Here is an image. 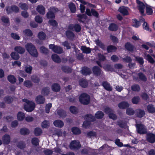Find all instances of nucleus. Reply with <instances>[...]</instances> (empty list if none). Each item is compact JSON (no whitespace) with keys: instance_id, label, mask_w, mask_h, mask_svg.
<instances>
[{"instance_id":"nucleus-1","label":"nucleus","mask_w":155,"mask_h":155,"mask_svg":"<svg viewBox=\"0 0 155 155\" xmlns=\"http://www.w3.org/2000/svg\"><path fill=\"white\" fill-rule=\"evenodd\" d=\"M25 47L29 53L33 57H37L38 55L37 50L35 47L31 43H28L25 45Z\"/></svg>"},{"instance_id":"nucleus-2","label":"nucleus","mask_w":155,"mask_h":155,"mask_svg":"<svg viewBox=\"0 0 155 155\" xmlns=\"http://www.w3.org/2000/svg\"><path fill=\"white\" fill-rule=\"evenodd\" d=\"M79 99L81 104L84 105L88 104L90 101V96L85 93H82L79 96Z\"/></svg>"},{"instance_id":"nucleus-3","label":"nucleus","mask_w":155,"mask_h":155,"mask_svg":"<svg viewBox=\"0 0 155 155\" xmlns=\"http://www.w3.org/2000/svg\"><path fill=\"white\" fill-rule=\"evenodd\" d=\"M136 1L137 5L138 10H145V8H146L145 10H152L151 6L147 3H144L139 0H136Z\"/></svg>"},{"instance_id":"nucleus-4","label":"nucleus","mask_w":155,"mask_h":155,"mask_svg":"<svg viewBox=\"0 0 155 155\" xmlns=\"http://www.w3.org/2000/svg\"><path fill=\"white\" fill-rule=\"evenodd\" d=\"M136 127L138 133L143 134H146L147 133V129L144 125L142 124H137Z\"/></svg>"},{"instance_id":"nucleus-5","label":"nucleus","mask_w":155,"mask_h":155,"mask_svg":"<svg viewBox=\"0 0 155 155\" xmlns=\"http://www.w3.org/2000/svg\"><path fill=\"white\" fill-rule=\"evenodd\" d=\"M49 47L50 49L55 53L60 54L63 53V49L60 46L51 44L49 45Z\"/></svg>"},{"instance_id":"nucleus-6","label":"nucleus","mask_w":155,"mask_h":155,"mask_svg":"<svg viewBox=\"0 0 155 155\" xmlns=\"http://www.w3.org/2000/svg\"><path fill=\"white\" fill-rule=\"evenodd\" d=\"M35 106V103L34 102L31 101L27 104H24V108L26 111L30 112H32L34 110Z\"/></svg>"},{"instance_id":"nucleus-7","label":"nucleus","mask_w":155,"mask_h":155,"mask_svg":"<svg viewBox=\"0 0 155 155\" xmlns=\"http://www.w3.org/2000/svg\"><path fill=\"white\" fill-rule=\"evenodd\" d=\"M68 28L69 30H73L74 29L76 32H79L81 31V28L79 24L76 23L74 24H69L68 27Z\"/></svg>"},{"instance_id":"nucleus-8","label":"nucleus","mask_w":155,"mask_h":155,"mask_svg":"<svg viewBox=\"0 0 155 155\" xmlns=\"http://www.w3.org/2000/svg\"><path fill=\"white\" fill-rule=\"evenodd\" d=\"M81 147V145L79 142L74 140L71 142L69 145V147L71 150H78Z\"/></svg>"},{"instance_id":"nucleus-9","label":"nucleus","mask_w":155,"mask_h":155,"mask_svg":"<svg viewBox=\"0 0 155 155\" xmlns=\"http://www.w3.org/2000/svg\"><path fill=\"white\" fill-rule=\"evenodd\" d=\"M138 77H133V79L134 80L137 81L138 79L143 82H146L147 80V78L146 75L141 72H140L137 74Z\"/></svg>"},{"instance_id":"nucleus-10","label":"nucleus","mask_w":155,"mask_h":155,"mask_svg":"<svg viewBox=\"0 0 155 155\" xmlns=\"http://www.w3.org/2000/svg\"><path fill=\"white\" fill-rule=\"evenodd\" d=\"M147 140L150 143H153L155 142V134L152 133H148L147 134Z\"/></svg>"},{"instance_id":"nucleus-11","label":"nucleus","mask_w":155,"mask_h":155,"mask_svg":"<svg viewBox=\"0 0 155 155\" xmlns=\"http://www.w3.org/2000/svg\"><path fill=\"white\" fill-rule=\"evenodd\" d=\"M71 30H67L65 32V35L67 38L71 41L74 40L75 38V35Z\"/></svg>"},{"instance_id":"nucleus-12","label":"nucleus","mask_w":155,"mask_h":155,"mask_svg":"<svg viewBox=\"0 0 155 155\" xmlns=\"http://www.w3.org/2000/svg\"><path fill=\"white\" fill-rule=\"evenodd\" d=\"M11 137L8 134H5L2 137V141L3 144L8 145L9 144L11 141Z\"/></svg>"},{"instance_id":"nucleus-13","label":"nucleus","mask_w":155,"mask_h":155,"mask_svg":"<svg viewBox=\"0 0 155 155\" xmlns=\"http://www.w3.org/2000/svg\"><path fill=\"white\" fill-rule=\"evenodd\" d=\"M92 73L91 70L86 66H84L82 68L81 73L84 76L90 75Z\"/></svg>"},{"instance_id":"nucleus-14","label":"nucleus","mask_w":155,"mask_h":155,"mask_svg":"<svg viewBox=\"0 0 155 155\" xmlns=\"http://www.w3.org/2000/svg\"><path fill=\"white\" fill-rule=\"evenodd\" d=\"M92 70L95 76H99L101 75V70L98 66H94L92 68Z\"/></svg>"},{"instance_id":"nucleus-15","label":"nucleus","mask_w":155,"mask_h":155,"mask_svg":"<svg viewBox=\"0 0 155 155\" xmlns=\"http://www.w3.org/2000/svg\"><path fill=\"white\" fill-rule=\"evenodd\" d=\"M77 16L78 17L77 20L80 23L84 24V20L87 18V16L85 14H78L77 15Z\"/></svg>"},{"instance_id":"nucleus-16","label":"nucleus","mask_w":155,"mask_h":155,"mask_svg":"<svg viewBox=\"0 0 155 155\" xmlns=\"http://www.w3.org/2000/svg\"><path fill=\"white\" fill-rule=\"evenodd\" d=\"M35 101L38 104H43L45 102V98L43 96L40 95L36 97Z\"/></svg>"},{"instance_id":"nucleus-17","label":"nucleus","mask_w":155,"mask_h":155,"mask_svg":"<svg viewBox=\"0 0 155 155\" xmlns=\"http://www.w3.org/2000/svg\"><path fill=\"white\" fill-rule=\"evenodd\" d=\"M125 48L128 51L133 52L134 50V46L130 42H127L125 45Z\"/></svg>"},{"instance_id":"nucleus-18","label":"nucleus","mask_w":155,"mask_h":155,"mask_svg":"<svg viewBox=\"0 0 155 155\" xmlns=\"http://www.w3.org/2000/svg\"><path fill=\"white\" fill-rule=\"evenodd\" d=\"M129 104L126 101L121 102L118 104V107L120 109H124L129 107Z\"/></svg>"},{"instance_id":"nucleus-19","label":"nucleus","mask_w":155,"mask_h":155,"mask_svg":"<svg viewBox=\"0 0 155 155\" xmlns=\"http://www.w3.org/2000/svg\"><path fill=\"white\" fill-rule=\"evenodd\" d=\"M14 50L18 54H22L25 52V48L21 46H16L14 48Z\"/></svg>"},{"instance_id":"nucleus-20","label":"nucleus","mask_w":155,"mask_h":155,"mask_svg":"<svg viewBox=\"0 0 155 155\" xmlns=\"http://www.w3.org/2000/svg\"><path fill=\"white\" fill-rule=\"evenodd\" d=\"M52 90L55 92H58L60 91L61 87L60 85L57 83L53 84L51 86Z\"/></svg>"},{"instance_id":"nucleus-21","label":"nucleus","mask_w":155,"mask_h":155,"mask_svg":"<svg viewBox=\"0 0 155 155\" xmlns=\"http://www.w3.org/2000/svg\"><path fill=\"white\" fill-rule=\"evenodd\" d=\"M136 115L139 118L143 117L145 115V112L143 110L140 109H138L136 110Z\"/></svg>"},{"instance_id":"nucleus-22","label":"nucleus","mask_w":155,"mask_h":155,"mask_svg":"<svg viewBox=\"0 0 155 155\" xmlns=\"http://www.w3.org/2000/svg\"><path fill=\"white\" fill-rule=\"evenodd\" d=\"M102 86L106 90L108 91H111L112 90V87L110 86V84L107 81H104L102 82Z\"/></svg>"},{"instance_id":"nucleus-23","label":"nucleus","mask_w":155,"mask_h":155,"mask_svg":"<svg viewBox=\"0 0 155 155\" xmlns=\"http://www.w3.org/2000/svg\"><path fill=\"white\" fill-rule=\"evenodd\" d=\"M81 50L83 53L87 54L90 53L91 51V49L89 47H87L86 45L81 46Z\"/></svg>"},{"instance_id":"nucleus-24","label":"nucleus","mask_w":155,"mask_h":155,"mask_svg":"<svg viewBox=\"0 0 155 155\" xmlns=\"http://www.w3.org/2000/svg\"><path fill=\"white\" fill-rule=\"evenodd\" d=\"M55 126L59 128H61L64 125L63 122L60 120H54L53 122Z\"/></svg>"},{"instance_id":"nucleus-25","label":"nucleus","mask_w":155,"mask_h":155,"mask_svg":"<svg viewBox=\"0 0 155 155\" xmlns=\"http://www.w3.org/2000/svg\"><path fill=\"white\" fill-rule=\"evenodd\" d=\"M118 26L117 24L114 23H111L109 25L108 29L111 31H116L118 30Z\"/></svg>"},{"instance_id":"nucleus-26","label":"nucleus","mask_w":155,"mask_h":155,"mask_svg":"<svg viewBox=\"0 0 155 155\" xmlns=\"http://www.w3.org/2000/svg\"><path fill=\"white\" fill-rule=\"evenodd\" d=\"M132 26L135 28H139L141 25L140 21H139L137 19L133 18L132 19Z\"/></svg>"},{"instance_id":"nucleus-27","label":"nucleus","mask_w":155,"mask_h":155,"mask_svg":"<svg viewBox=\"0 0 155 155\" xmlns=\"http://www.w3.org/2000/svg\"><path fill=\"white\" fill-rule=\"evenodd\" d=\"M57 114L60 117L65 118L67 116V114L66 111L63 109H60L57 112Z\"/></svg>"},{"instance_id":"nucleus-28","label":"nucleus","mask_w":155,"mask_h":155,"mask_svg":"<svg viewBox=\"0 0 155 155\" xmlns=\"http://www.w3.org/2000/svg\"><path fill=\"white\" fill-rule=\"evenodd\" d=\"M61 69L63 71L68 74L72 72L71 68L68 66H62L61 67Z\"/></svg>"},{"instance_id":"nucleus-29","label":"nucleus","mask_w":155,"mask_h":155,"mask_svg":"<svg viewBox=\"0 0 155 155\" xmlns=\"http://www.w3.org/2000/svg\"><path fill=\"white\" fill-rule=\"evenodd\" d=\"M80 85L83 88H86L88 85V82L85 79L82 78L79 81Z\"/></svg>"},{"instance_id":"nucleus-30","label":"nucleus","mask_w":155,"mask_h":155,"mask_svg":"<svg viewBox=\"0 0 155 155\" xmlns=\"http://www.w3.org/2000/svg\"><path fill=\"white\" fill-rule=\"evenodd\" d=\"M95 42L96 45L103 50H105V46L99 39L95 40Z\"/></svg>"},{"instance_id":"nucleus-31","label":"nucleus","mask_w":155,"mask_h":155,"mask_svg":"<svg viewBox=\"0 0 155 155\" xmlns=\"http://www.w3.org/2000/svg\"><path fill=\"white\" fill-rule=\"evenodd\" d=\"M52 60L55 62L59 63L61 62V60L59 57L56 54H53L51 56Z\"/></svg>"},{"instance_id":"nucleus-32","label":"nucleus","mask_w":155,"mask_h":155,"mask_svg":"<svg viewBox=\"0 0 155 155\" xmlns=\"http://www.w3.org/2000/svg\"><path fill=\"white\" fill-rule=\"evenodd\" d=\"M20 133L22 135H28L30 133V130L26 127H23L20 129Z\"/></svg>"},{"instance_id":"nucleus-33","label":"nucleus","mask_w":155,"mask_h":155,"mask_svg":"<svg viewBox=\"0 0 155 155\" xmlns=\"http://www.w3.org/2000/svg\"><path fill=\"white\" fill-rule=\"evenodd\" d=\"M117 50V47L113 45H110L107 46V51L108 53L115 52Z\"/></svg>"},{"instance_id":"nucleus-34","label":"nucleus","mask_w":155,"mask_h":155,"mask_svg":"<svg viewBox=\"0 0 155 155\" xmlns=\"http://www.w3.org/2000/svg\"><path fill=\"white\" fill-rule=\"evenodd\" d=\"M17 147L21 150H23L26 147V144L24 141L20 140L18 142Z\"/></svg>"},{"instance_id":"nucleus-35","label":"nucleus","mask_w":155,"mask_h":155,"mask_svg":"<svg viewBox=\"0 0 155 155\" xmlns=\"http://www.w3.org/2000/svg\"><path fill=\"white\" fill-rule=\"evenodd\" d=\"M147 109L148 112L153 114L155 113V107L152 104H149L147 106Z\"/></svg>"},{"instance_id":"nucleus-36","label":"nucleus","mask_w":155,"mask_h":155,"mask_svg":"<svg viewBox=\"0 0 155 155\" xmlns=\"http://www.w3.org/2000/svg\"><path fill=\"white\" fill-rule=\"evenodd\" d=\"M8 80L11 84H15L16 81L15 77L12 75H9L8 76Z\"/></svg>"},{"instance_id":"nucleus-37","label":"nucleus","mask_w":155,"mask_h":155,"mask_svg":"<svg viewBox=\"0 0 155 155\" xmlns=\"http://www.w3.org/2000/svg\"><path fill=\"white\" fill-rule=\"evenodd\" d=\"M4 100L8 104H11L12 103L13 99L10 96H7L4 97Z\"/></svg>"},{"instance_id":"nucleus-38","label":"nucleus","mask_w":155,"mask_h":155,"mask_svg":"<svg viewBox=\"0 0 155 155\" xmlns=\"http://www.w3.org/2000/svg\"><path fill=\"white\" fill-rule=\"evenodd\" d=\"M25 117V114L22 112H19L17 114V118L19 121H22L24 119Z\"/></svg>"},{"instance_id":"nucleus-39","label":"nucleus","mask_w":155,"mask_h":155,"mask_svg":"<svg viewBox=\"0 0 155 155\" xmlns=\"http://www.w3.org/2000/svg\"><path fill=\"white\" fill-rule=\"evenodd\" d=\"M50 88L48 87H44L42 89L41 91V93L42 94L48 96L49 94Z\"/></svg>"},{"instance_id":"nucleus-40","label":"nucleus","mask_w":155,"mask_h":155,"mask_svg":"<svg viewBox=\"0 0 155 155\" xmlns=\"http://www.w3.org/2000/svg\"><path fill=\"white\" fill-rule=\"evenodd\" d=\"M42 129L39 127L35 128L34 130V133L36 136H40L42 133Z\"/></svg>"},{"instance_id":"nucleus-41","label":"nucleus","mask_w":155,"mask_h":155,"mask_svg":"<svg viewBox=\"0 0 155 155\" xmlns=\"http://www.w3.org/2000/svg\"><path fill=\"white\" fill-rule=\"evenodd\" d=\"M104 115V114L102 111H98L95 114V116L97 119H100L103 118Z\"/></svg>"},{"instance_id":"nucleus-42","label":"nucleus","mask_w":155,"mask_h":155,"mask_svg":"<svg viewBox=\"0 0 155 155\" xmlns=\"http://www.w3.org/2000/svg\"><path fill=\"white\" fill-rule=\"evenodd\" d=\"M10 56L14 60H17L19 59V55L16 52L14 51L12 52Z\"/></svg>"},{"instance_id":"nucleus-43","label":"nucleus","mask_w":155,"mask_h":155,"mask_svg":"<svg viewBox=\"0 0 155 155\" xmlns=\"http://www.w3.org/2000/svg\"><path fill=\"white\" fill-rule=\"evenodd\" d=\"M71 131L75 135L80 134L81 133V131L77 127H72Z\"/></svg>"},{"instance_id":"nucleus-44","label":"nucleus","mask_w":155,"mask_h":155,"mask_svg":"<svg viewBox=\"0 0 155 155\" xmlns=\"http://www.w3.org/2000/svg\"><path fill=\"white\" fill-rule=\"evenodd\" d=\"M131 89L133 91L136 92H139L140 90V87L138 84H134L132 85Z\"/></svg>"},{"instance_id":"nucleus-45","label":"nucleus","mask_w":155,"mask_h":155,"mask_svg":"<svg viewBox=\"0 0 155 155\" xmlns=\"http://www.w3.org/2000/svg\"><path fill=\"white\" fill-rule=\"evenodd\" d=\"M46 35L43 31L39 32L38 34V37L41 40H44L46 38Z\"/></svg>"},{"instance_id":"nucleus-46","label":"nucleus","mask_w":155,"mask_h":155,"mask_svg":"<svg viewBox=\"0 0 155 155\" xmlns=\"http://www.w3.org/2000/svg\"><path fill=\"white\" fill-rule=\"evenodd\" d=\"M39 139L36 137H34L32 138L31 140V143L32 144L35 146H37L39 145Z\"/></svg>"},{"instance_id":"nucleus-47","label":"nucleus","mask_w":155,"mask_h":155,"mask_svg":"<svg viewBox=\"0 0 155 155\" xmlns=\"http://www.w3.org/2000/svg\"><path fill=\"white\" fill-rule=\"evenodd\" d=\"M69 110L72 113L74 114H77L78 112V108L74 106H70L69 108Z\"/></svg>"},{"instance_id":"nucleus-48","label":"nucleus","mask_w":155,"mask_h":155,"mask_svg":"<svg viewBox=\"0 0 155 155\" xmlns=\"http://www.w3.org/2000/svg\"><path fill=\"white\" fill-rule=\"evenodd\" d=\"M24 85L28 88H30L32 86L33 84L31 81L28 80L24 81Z\"/></svg>"},{"instance_id":"nucleus-49","label":"nucleus","mask_w":155,"mask_h":155,"mask_svg":"<svg viewBox=\"0 0 155 155\" xmlns=\"http://www.w3.org/2000/svg\"><path fill=\"white\" fill-rule=\"evenodd\" d=\"M117 125L121 128H125L126 126V123L122 120H119L117 121Z\"/></svg>"},{"instance_id":"nucleus-50","label":"nucleus","mask_w":155,"mask_h":155,"mask_svg":"<svg viewBox=\"0 0 155 155\" xmlns=\"http://www.w3.org/2000/svg\"><path fill=\"white\" fill-rule=\"evenodd\" d=\"M23 32L25 35L31 37L33 35V33L31 30L29 29H26L23 31Z\"/></svg>"},{"instance_id":"nucleus-51","label":"nucleus","mask_w":155,"mask_h":155,"mask_svg":"<svg viewBox=\"0 0 155 155\" xmlns=\"http://www.w3.org/2000/svg\"><path fill=\"white\" fill-rule=\"evenodd\" d=\"M48 24L54 27H56L58 25L57 22L54 20L50 19L48 21Z\"/></svg>"},{"instance_id":"nucleus-52","label":"nucleus","mask_w":155,"mask_h":155,"mask_svg":"<svg viewBox=\"0 0 155 155\" xmlns=\"http://www.w3.org/2000/svg\"><path fill=\"white\" fill-rule=\"evenodd\" d=\"M126 112L127 114L132 116L134 114V111L133 109L128 107L127 108Z\"/></svg>"},{"instance_id":"nucleus-53","label":"nucleus","mask_w":155,"mask_h":155,"mask_svg":"<svg viewBox=\"0 0 155 155\" xmlns=\"http://www.w3.org/2000/svg\"><path fill=\"white\" fill-rule=\"evenodd\" d=\"M49 125V123L48 120H45L42 122L41 127L43 129L48 128Z\"/></svg>"},{"instance_id":"nucleus-54","label":"nucleus","mask_w":155,"mask_h":155,"mask_svg":"<svg viewBox=\"0 0 155 155\" xmlns=\"http://www.w3.org/2000/svg\"><path fill=\"white\" fill-rule=\"evenodd\" d=\"M18 6L22 10H28V5L25 3H20L18 4Z\"/></svg>"},{"instance_id":"nucleus-55","label":"nucleus","mask_w":155,"mask_h":155,"mask_svg":"<svg viewBox=\"0 0 155 155\" xmlns=\"http://www.w3.org/2000/svg\"><path fill=\"white\" fill-rule=\"evenodd\" d=\"M47 18L48 19H52L55 18L54 13L50 11L46 14Z\"/></svg>"},{"instance_id":"nucleus-56","label":"nucleus","mask_w":155,"mask_h":155,"mask_svg":"<svg viewBox=\"0 0 155 155\" xmlns=\"http://www.w3.org/2000/svg\"><path fill=\"white\" fill-rule=\"evenodd\" d=\"M140 100V97L138 96H135L132 99V102L134 104H137Z\"/></svg>"},{"instance_id":"nucleus-57","label":"nucleus","mask_w":155,"mask_h":155,"mask_svg":"<svg viewBox=\"0 0 155 155\" xmlns=\"http://www.w3.org/2000/svg\"><path fill=\"white\" fill-rule=\"evenodd\" d=\"M136 61L140 65H143L144 63L143 58L139 56L135 57Z\"/></svg>"},{"instance_id":"nucleus-58","label":"nucleus","mask_w":155,"mask_h":155,"mask_svg":"<svg viewBox=\"0 0 155 155\" xmlns=\"http://www.w3.org/2000/svg\"><path fill=\"white\" fill-rule=\"evenodd\" d=\"M146 56L147 57L146 59L149 62L152 64H153L155 63L154 60L149 54H147Z\"/></svg>"},{"instance_id":"nucleus-59","label":"nucleus","mask_w":155,"mask_h":155,"mask_svg":"<svg viewBox=\"0 0 155 155\" xmlns=\"http://www.w3.org/2000/svg\"><path fill=\"white\" fill-rule=\"evenodd\" d=\"M40 50L41 52L44 54H47L48 53V50L43 46L40 47Z\"/></svg>"},{"instance_id":"nucleus-60","label":"nucleus","mask_w":155,"mask_h":155,"mask_svg":"<svg viewBox=\"0 0 155 155\" xmlns=\"http://www.w3.org/2000/svg\"><path fill=\"white\" fill-rule=\"evenodd\" d=\"M96 135V133L92 131H89L87 134V137L89 138H91L92 137H95Z\"/></svg>"},{"instance_id":"nucleus-61","label":"nucleus","mask_w":155,"mask_h":155,"mask_svg":"<svg viewBox=\"0 0 155 155\" xmlns=\"http://www.w3.org/2000/svg\"><path fill=\"white\" fill-rule=\"evenodd\" d=\"M35 19V21L38 23L40 24L43 21L42 17L39 15L36 16Z\"/></svg>"},{"instance_id":"nucleus-62","label":"nucleus","mask_w":155,"mask_h":155,"mask_svg":"<svg viewBox=\"0 0 155 155\" xmlns=\"http://www.w3.org/2000/svg\"><path fill=\"white\" fill-rule=\"evenodd\" d=\"M141 97L143 100L145 101L148 100L149 98L148 94L145 92L142 93L141 95Z\"/></svg>"},{"instance_id":"nucleus-63","label":"nucleus","mask_w":155,"mask_h":155,"mask_svg":"<svg viewBox=\"0 0 155 155\" xmlns=\"http://www.w3.org/2000/svg\"><path fill=\"white\" fill-rule=\"evenodd\" d=\"M84 117L86 119H87V118L90 119L92 121H94L95 120V117L91 114H87L85 115Z\"/></svg>"},{"instance_id":"nucleus-64","label":"nucleus","mask_w":155,"mask_h":155,"mask_svg":"<svg viewBox=\"0 0 155 155\" xmlns=\"http://www.w3.org/2000/svg\"><path fill=\"white\" fill-rule=\"evenodd\" d=\"M43 153L45 155H51L53 153V151L51 150L46 149L44 150Z\"/></svg>"}]
</instances>
